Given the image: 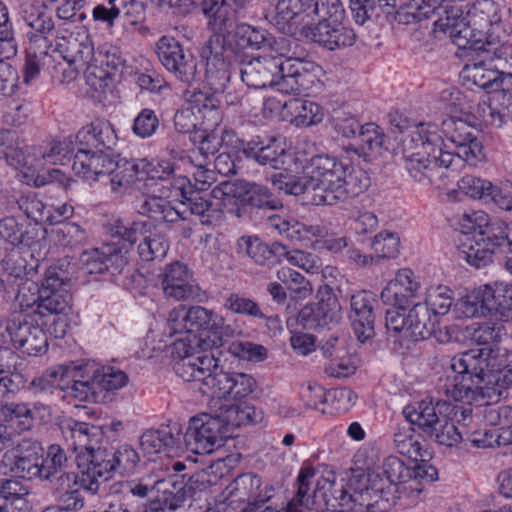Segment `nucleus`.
Masks as SVG:
<instances>
[{
  "label": "nucleus",
  "instance_id": "cd10ccee",
  "mask_svg": "<svg viewBox=\"0 0 512 512\" xmlns=\"http://www.w3.org/2000/svg\"><path fill=\"white\" fill-rule=\"evenodd\" d=\"M301 35L330 51L350 47L357 38L354 30L343 22L305 24Z\"/></svg>",
  "mask_w": 512,
  "mask_h": 512
},
{
  "label": "nucleus",
  "instance_id": "f704fd0d",
  "mask_svg": "<svg viewBox=\"0 0 512 512\" xmlns=\"http://www.w3.org/2000/svg\"><path fill=\"white\" fill-rule=\"evenodd\" d=\"M93 50L92 41L85 34H69L67 39H62L53 47V51L60 53L75 70H89L93 63Z\"/></svg>",
  "mask_w": 512,
  "mask_h": 512
},
{
  "label": "nucleus",
  "instance_id": "052dcab7",
  "mask_svg": "<svg viewBox=\"0 0 512 512\" xmlns=\"http://www.w3.org/2000/svg\"><path fill=\"white\" fill-rule=\"evenodd\" d=\"M8 205L10 211L18 209L36 224L44 222L47 207L36 193H23L18 198L9 201Z\"/></svg>",
  "mask_w": 512,
  "mask_h": 512
},
{
  "label": "nucleus",
  "instance_id": "a211bd4d",
  "mask_svg": "<svg viewBox=\"0 0 512 512\" xmlns=\"http://www.w3.org/2000/svg\"><path fill=\"white\" fill-rule=\"evenodd\" d=\"M111 231L130 246L139 241L137 251L143 261L160 260L166 255L169 248L165 237L157 231H152L150 226L143 221H134L127 226L123 221L117 220L112 225Z\"/></svg>",
  "mask_w": 512,
  "mask_h": 512
},
{
  "label": "nucleus",
  "instance_id": "13d9d810",
  "mask_svg": "<svg viewBox=\"0 0 512 512\" xmlns=\"http://www.w3.org/2000/svg\"><path fill=\"white\" fill-rule=\"evenodd\" d=\"M65 364L45 370L41 375L36 376L28 385V390L34 395H51L55 389L62 390L65 382Z\"/></svg>",
  "mask_w": 512,
  "mask_h": 512
},
{
  "label": "nucleus",
  "instance_id": "4d7b16f0",
  "mask_svg": "<svg viewBox=\"0 0 512 512\" xmlns=\"http://www.w3.org/2000/svg\"><path fill=\"white\" fill-rule=\"evenodd\" d=\"M285 107L293 117L292 122L297 126L308 127L322 121L323 114L318 104L304 99H291Z\"/></svg>",
  "mask_w": 512,
  "mask_h": 512
},
{
  "label": "nucleus",
  "instance_id": "9b49d317",
  "mask_svg": "<svg viewBox=\"0 0 512 512\" xmlns=\"http://www.w3.org/2000/svg\"><path fill=\"white\" fill-rule=\"evenodd\" d=\"M463 231L465 240L462 241L460 254L470 265L481 268L492 262L494 249L504 242L508 243L510 225L502 221L487 223L484 227H474L471 218L464 215Z\"/></svg>",
  "mask_w": 512,
  "mask_h": 512
},
{
  "label": "nucleus",
  "instance_id": "20e7f679",
  "mask_svg": "<svg viewBox=\"0 0 512 512\" xmlns=\"http://www.w3.org/2000/svg\"><path fill=\"white\" fill-rule=\"evenodd\" d=\"M435 27L449 34L460 49L478 48L493 43L498 46L511 32L505 11L493 0H477L465 14L459 8L445 10V17L434 21Z\"/></svg>",
  "mask_w": 512,
  "mask_h": 512
},
{
  "label": "nucleus",
  "instance_id": "c03bdc74",
  "mask_svg": "<svg viewBox=\"0 0 512 512\" xmlns=\"http://www.w3.org/2000/svg\"><path fill=\"white\" fill-rule=\"evenodd\" d=\"M139 213L156 222L176 223L187 219V211L171 205L162 196H147L139 206Z\"/></svg>",
  "mask_w": 512,
  "mask_h": 512
},
{
  "label": "nucleus",
  "instance_id": "a878e982",
  "mask_svg": "<svg viewBox=\"0 0 512 512\" xmlns=\"http://www.w3.org/2000/svg\"><path fill=\"white\" fill-rule=\"evenodd\" d=\"M155 52L161 64L180 81L189 83L195 79L196 61L192 55H185L175 38L162 36L155 45Z\"/></svg>",
  "mask_w": 512,
  "mask_h": 512
},
{
  "label": "nucleus",
  "instance_id": "f03ea898",
  "mask_svg": "<svg viewBox=\"0 0 512 512\" xmlns=\"http://www.w3.org/2000/svg\"><path fill=\"white\" fill-rule=\"evenodd\" d=\"M451 369L455 376L446 384L447 395L468 403L487 399L482 416L487 424L498 426L497 405L493 402L507 398L512 386V351L470 349L452 358Z\"/></svg>",
  "mask_w": 512,
  "mask_h": 512
},
{
  "label": "nucleus",
  "instance_id": "5fc2aeb1",
  "mask_svg": "<svg viewBox=\"0 0 512 512\" xmlns=\"http://www.w3.org/2000/svg\"><path fill=\"white\" fill-rule=\"evenodd\" d=\"M261 486V478L253 473H244L235 478L231 487V493H238L240 499H246L250 501L253 499L254 502L249 507L242 510V512H254L262 507L267 499L258 500V490Z\"/></svg>",
  "mask_w": 512,
  "mask_h": 512
},
{
  "label": "nucleus",
  "instance_id": "69168bd1",
  "mask_svg": "<svg viewBox=\"0 0 512 512\" xmlns=\"http://www.w3.org/2000/svg\"><path fill=\"white\" fill-rule=\"evenodd\" d=\"M97 372L94 374L95 382L99 384V395L103 391H115L127 384L128 376L120 369L111 366H99L94 363Z\"/></svg>",
  "mask_w": 512,
  "mask_h": 512
},
{
  "label": "nucleus",
  "instance_id": "f3484780",
  "mask_svg": "<svg viewBox=\"0 0 512 512\" xmlns=\"http://www.w3.org/2000/svg\"><path fill=\"white\" fill-rule=\"evenodd\" d=\"M256 389V380L249 374L239 372H225L216 367L207 373L203 382L199 386L202 394L213 397L229 398L235 401H241L248 398Z\"/></svg>",
  "mask_w": 512,
  "mask_h": 512
},
{
  "label": "nucleus",
  "instance_id": "58836bf2",
  "mask_svg": "<svg viewBox=\"0 0 512 512\" xmlns=\"http://www.w3.org/2000/svg\"><path fill=\"white\" fill-rule=\"evenodd\" d=\"M482 314H490L503 322L512 320V290L502 284L485 285L478 288Z\"/></svg>",
  "mask_w": 512,
  "mask_h": 512
},
{
  "label": "nucleus",
  "instance_id": "aec40b11",
  "mask_svg": "<svg viewBox=\"0 0 512 512\" xmlns=\"http://www.w3.org/2000/svg\"><path fill=\"white\" fill-rule=\"evenodd\" d=\"M29 313L14 314L6 331L13 347L29 356H40L48 350V338L38 319Z\"/></svg>",
  "mask_w": 512,
  "mask_h": 512
},
{
  "label": "nucleus",
  "instance_id": "c9c22d12",
  "mask_svg": "<svg viewBox=\"0 0 512 512\" xmlns=\"http://www.w3.org/2000/svg\"><path fill=\"white\" fill-rule=\"evenodd\" d=\"M210 193L195 188L184 200L180 202V208L187 211L189 215H195L203 225H215L224 218V212L219 203H215Z\"/></svg>",
  "mask_w": 512,
  "mask_h": 512
},
{
  "label": "nucleus",
  "instance_id": "f257e3e1",
  "mask_svg": "<svg viewBox=\"0 0 512 512\" xmlns=\"http://www.w3.org/2000/svg\"><path fill=\"white\" fill-rule=\"evenodd\" d=\"M446 142L443 150L436 135L423 136L415 133L403 142L405 168L410 177L421 185H434L441 189L444 178L443 169L450 167L453 157L476 166L484 158L483 145L474 134L473 128L460 118L449 117L441 124Z\"/></svg>",
  "mask_w": 512,
  "mask_h": 512
},
{
  "label": "nucleus",
  "instance_id": "7ed1b4c3",
  "mask_svg": "<svg viewBox=\"0 0 512 512\" xmlns=\"http://www.w3.org/2000/svg\"><path fill=\"white\" fill-rule=\"evenodd\" d=\"M270 182L279 193L299 196L312 192L314 205L330 206L349 202L371 185L365 170L328 154L313 156L301 176L283 171L272 174Z\"/></svg>",
  "mask_w": 512,
  "mask_h": 512
},
{
  "label": "nucleus",
  "instance_id": "b1692460",
  "mask_svg": "<svg viewBox=\"0 0 512 512\" xmlns=\"http://www.w3.org/2000/svg\"><path fill=\"white\" fill-rule=\"evenodd\" d=\"M96 372L91 362L65 364V382L62 384L65 396L81 402H98L100 395L99 384L94 379Z\"/></svg>",
  "mask_w": 512,
  "mask_h": 512
},
{
  "label": "nucleus",
  "instance_id": "6e6552de",
  "mask_svg": "<svg viewBox=\"0 0 512 512\" xmlns=\"http://www.w3.org/2000/svg\"><path fill=\"white\" fill-rule=\"evenodd\" d=\"M63 278L58 274L56 268H48L41 285L31 282L27 287L28 291H35L28 298L25 289L22 287L18 291L17 300L21 307H25L29 314L37 317L38 320L51 318L56 315L70 314L71 296L66 290L61 289Z\"/></svg>",
  "mask_w": 512,
  "mask_h": 512
},
{
  "label": "nucleus",
  "instance_id": "a19ab883",
  "mask_svg": "<svg viewBox=\"0 0 512 512\" xmlns=\"http://www.w3.org/2000/svg\"><path fill=\"white\" fill-rule=\"evenodd\" d=\"M69 460L65 450L57 444L48 447L46 456H42L39 477L48 481L49 485L60 483L63 480L80 477L78 473L67 471Z\"/></svg>",
  "mask_w": 512,
  "mask_h": 512
},
{
  "label": "nucleus",
  "instance_id": "680f3d73",
  "mask_svg": "<svg viewBox=\"0 0 512 512\" xmlns=\"http://www.w3.org/2000/svg\"><path fill=\"white\" fill-rule=\"evenodd\" d=\"M14 133L10 131L0 132V159H5L10 165L22 166L26 168L34 167V160L26 156L24 147H15L12 144Z\"/></svg>",
  "mask_w": 512,
  "mask_h": 512
},
{
  "label": "nucleus",
  "instance_id": "09e8293b",
  "mask_svg": "<svg viewBox=\"0 0 512 512\" xmlns=\"http://www.w3.org/2000/svg\"><path fill=\"white\" fill-rule=\"evenodd\" d=\"M224 405L221 416L228 429L248 424H257L263 420V412L247 401Z\"/></svg>",
  "mask_w": 512,
  "mask_h": 512
},
{
  "label": "nucleus",
  "instance_id": "79ce46f5",
  "mask_svg": "<svg viewBox=\"0 0 512 512\" xmlns=\"http://www.w3.org/2000/svg\"><path fill=\"white\" fill-rule=\"evenodd\" d=\"M26 156L34 160V167L42 161L44 164H64V160L70 159L75 147L71 137L62 140H53L46 145L25 146Z\"/></svg>",
  "mask_w": 512,
  "mask_h": 512
},
{
  "label": "nucleus",
  "instance_id": "ea45409f",
  "mask_svg": "<svg viewBox=\"0 0 512 512\" xmlns=\"http://www.w3.org/2000/svg\"><path fill=\"white\" fill-rule=\"evenodd\" d=\"M142 450L149 455L182 448L181 428L178 423L160 429L146 430L140 437Z\"/></svg>",
  "mask_w": 512,
  "mask_h": 512
},
{
  "label": "nucleus",
  "instance_id": "49530a36",
  "mask_svg": "<svg viewBox=\"0 0 512 512\" xmlns=\"http://www.w3.org/2000/svg\"><path fill=\"white\" fill-rule=\"evenodd\" d=\"M387 340L392 343L393 350L403 353L410 349L408 313L406 310L388 308L385 313Z\"/></svg>",
  "mask_w": 512,
  "mask_h": 512
},
{
  "label": "nucleus",
  "instance_id": "0eeeda50",
  "mask_svg": "<svg viewBox=\"0 0 512 512\" xmlns=\"http://www.w3.org/2000/svg\"><path fill=\"white\" fill-rule=\"evenodd\" d=\"M167 326L171 335L182 332L204 335L196 340L204 350L223 346L234 333L221 316L202 306L180 305L170 311Z\"/></svg>",
  "mask_w": 512,
  "mask_h": 512
},
{
  "label": "nucleus",
  "instance_id": "1a4fd4ad",
  "mask_svg": "<svg viewBox=\"0 0 512 512\" xmlns=\"http://www.w3.org/2000/svg\"><path fill=\"white\" fill-rule=\"evenodd\" d=\"M474 49L481 52L482 59L466 65V77L488 92L504 89L505 80L512 79V38L498 46L487 43Z\"/></svg>",
  "mask_w": 512,
  "mask_h": 512
},
{
  "label": "nucleus",
  "instance_id": "603ef678",
  "mask_svg": "<svg viewBox=\"0 0 512 512\" xmlns=\"http://www.w3.org/2000/svg\"><path fill=\"white\" fill-rule=\"evenodd\" d=\"M0 420L14 431H28L34 425L33 409L26 403L5 404L0 408Z\"/></svg>",
  "mask_w": 512,
  "mask_h": 512
},
{
  "label": "nucleus",
  "instance_id": "ddd939ff",
  "mask_svg": "<svg viewBox=\"0 0 512 512\" xmlns=\"http://www.w3.org/2000/svg\"><path fill=\"white\" fill-rule=\"evenodd\" d=\"M217 92L203 91L196 88L187 89L184 98L190 107L177 110L174 115L175 129L180 133H191L196 130V116L202 118L204 131L217 127L222 120L220 101L215 96Z\"/></svg>",
  "mask_w": 512,
  "mask_h": 512
},
{
  "label": "nucleus",
  "instance_id": "de8ad7c7",
  "mask_svg": "<svg viewBox=\"0 0 512 512\" xmlns=\"http://www.w3.org/2000/svg\"><path fill=\"white\" fill-rule=\"evenodd\" d=\"M396 7V0H350V9L359 25L375 23L382 16H389Z\"/></svg>",
  "mask_w": 512,
  "mask_h": 512
},
{
  "label": "nucleus",
  "instance_id": "9d476101",
  "mask_svg": "<svg viewBox=\"0 0 512 512\" xmlns=\"http://www.w3.org/2000/svg\"><path fill=\"white\" fill-rule=\"evenodd\" d=\"M408 481H411L410 467L392 455L386 457L377 468L352 477L354 485H361L370 498L379 501V510H386L394 503L397 486Z\"/></svg>",
  "mask_w": 512,
  "mask_h": 512
},
{
  "label": "nucleus",
  "instance_id": "6ab92c4d",
  "mask_svg": "<svg viewBox=\"0 0 512 512\" xmlns=\"http://www.w3.org/2000/svg\"><path fill=\"white\" fill-rule=\"evenodd\" d=\"M213 196L226 204L230 200L259 209L283 208L280 199L264 185L247 181H223L212 189Z\"/></svg>",
  "mask_w": 512,
  "mask_h": 512
},
{
  "label": "nucleus",
  "instance_id": "37998d69",
  "mask_svg": "<svg viewBox=\"0 0 512 512\" xmlns=\"http://www.w3.org/2000/svg\"><path fill=\"white\" fill-rule=\"evenodd\" d=\"M439 321L425 305L416 303L408 312V330L410 346L419 340L435 336Z\"/></svg>",
  "mask_w": 512,
  "mask_h": 512
},
{
  "label": "nucleus",
  "instance_id": "2f4dec72",
  "mask_svg": "<svg viewBox=\"0 0 512 512\" xmlns=\"http://www.w3.org/2000/svg\"><path fill=\"white\" fill-rule=\"evenodd\" d=\"M350 488L352 493H348L343 486L334 488L330 495L325 494L326 505L328 509L334 512H375L378 509V500H373L363 490L361 485L352 483L350 479Z\"/></svg>",
  "mask_w": 512,
  "mask_h": 512
},
{
  "label": "nucleus",
  "instance_id": "7c9ffc66",
  "mask_svg": "<svg viewBox=\"0 0 512 512\" xmlns=\"http://www.w3.org/2000/svg\"><path fill=\"white\" fill-rule=\"evenodd\" d=\"M237 254L248 257L254 264L271 269L283 259L284 245L280 242L267 244L257 236H242L237 240Z\"/></svg>",
  "mask_w": 512,
  "mask_h": 512
},
{
  "label": "nucleus",
  "instance_id": "774afa93",
  "mask_svg": "<svg viewBox=\"0 0 512 512\" xmlns=\"http://www.w3.org/2000/svg\"><path fill=\"white\" fill-rule=\"evenodd\" d=\"M453 303L452 291L446 286H437L428 290L425 301L421 303L425 305L429 312L437 316L446 315Z\"/></svg>",
  "mask_w": 512,
  "mask_h": 512
},
{
  "label": "nucleus",
  "instance_id": "864d4df0",
  "mask_svg": "<svg viewBox=\"0 0 512 512\" xmlns=\"http://www.w3.org/2000/svg\"><path fill=\"white\" fill-rule=\"evenodd\" d=\"M312 0H279L275 7L276 24L282 25L293 22L296 25H305L310 18V5Z\"/></svg>",
  "mask_w": 512,
  "mask_h": 512
},
{
  "label": "nucleus",
  "instance_id": "412c9836",
  "mask_svg": "<svg viewBox=\"0 0 512 512\" xmlns=\"http://www.w3.org/2000/svg\"><path fill=\"white\" fill-rule=\"evenodd\" d=\"M43 454L44 449L39 441L25 438L11 445V449L3 454L0 465L5 468V473L32 480L39 477Z\"/></svg>",
  "mask_w": 512,
  "mask_h": 512
},
{
  "label": "nucleus",
  "instance_id": "e433bc0d",
  "mask_svg": "<svg viewBox=\"0 0 512 512\" xmlns=\"http://www.w3.org/2000/svg\"><path fill=\"white\" fill-rule=\"evenodd\" d=\"M89 479L82 475L73 479L63 480L60 483L49 486L50 493L56 506L64 512H79L85 506V497L82 489L89 491L87 486Z\"/></svg>",
  "mask_w": 512,
  "mask_h": 512
},
{
  "label": "nucleus",
  "instance_id": "2eb2a0df",
  "mask_svg": "<svg viewBox=\"0 0 512 512\" xmlns=\"http://www.w3.org/2000/svg\"><path fill=\"white\" fill-rule=\"evenodd\" d=\"M62 433L66 440L71 441L73 450L77 452V468L82 475L89 478L94 467V456L97 452H104L101 447L104 432L100 426L69 419L62 426Z\"/></svg>",
  "mask_w": 512,
  "mask_h": 512
},
{
  "label": "nucleus",
  "instance_id": "5701e85b",
  "mask_svg": "<svg viewBox=\"0 0 512 512\" xmlns=\"http://www.w3.org/2000/svg\"><path fill=\"white\" fill-rule=\"evenodd\" d=\"M321 298L316 303L305 305L298 314V322L308 330L329 328L342 318V307L332 287L324 285L319 289Z\"/></svg>",
  "mask_w": 512,
  "mask_h": 512
},
{
  "label": "nucleus",
  "instance_id": "423d86ee",
  "mask_svg": "<svg viewBox=\"0 0 512 512\" xmlns=\"http://www.w3.org/2000/svg\"><path fill=\"white\" fill-rule=\"evenodd\" d=\"M312 63L300 59L278 60L275 57H256L241 61V80L251 88L264 89L276 86L285 94H306L316 76L311 72Z\"/></svg>",
  "mask_w": 512,
  "mask_h": 512
},
{
  "label": "nucleus",
  "instance_id": "393cba45",
  "mask_svg": "<svg viewBox=\"0 0 512 512\" xmlns=\"http://www.w3.org/2000/svg\"><path fill=\"white\" fill-rule=\"evenodd\" d=\"M236 147L241 150L247 158H251L258 164L269 166L275 170L284 169L287 159L289 158L282 138L278 136L265 138L256 136L249 141L237 139Z\"/></svg>",
  "mask_w": 512,
  "mask_h": 512
},
{
  "label": "nucleus",
  "instance_id": "8fccbe9b",
  "mask_svg": "<svg viewBox=\"0 0 512 512\" xmlns=\"http://www.w3.org/2000/svg\"><path fill=\"white\" fill-rule=\"evenodd\" d=\"M385 139L379 126L374 123H366L357 134V146L352 149L365 159L376 157L382 154Z\"/></svg>",
  "mask_w": 512,
  "mask_h": 512
},
{
  "label": "nucleus",
  "instance_id": "39448f33",
  "mask_svg": "<svg viewBox=\"0 0 512 512\" xmlns=\"http://www.w3.org/2000/svg\"><path fill=\"white\" fill-rule=\"evenodd\" d=\"M202 46L200 56L205 61V80L211 90L225 92L230 82V65L239 49L261 50L268 31L249 25L236 24L233 30L223 22Z\"/></svg>",
  "mask_w": 512,
  "mask_h": 512
},
{
  "label": "nucleus",
  "instance_id": "f8f14e48",
  "mask_svg": "<svg viewBox=\"0 0 512 512\" xmlns=\"http://www.w3.org/2000/svg\"><path fill=\"white\" fill-rule=\"evenodd\" d=\"M126 254L127 251L123 252L115 244H105L100 248L84 251L80 260L86 273H108L113 282L129 289L141 275L129 267Z\"/></svg>",
  "mask_w": 512,
  "mask_h": 512
},
{
  "label": "nucleus",
  "instance_id": "dca6fc26",
  "mask_svg": "<svg viewBox=\"0 0 512 512\" xmlns=\"http://www.w3.org/2000/svg\"><path fill=\"white\" fill-rule=\"evenodd\" d=\"M196 340V336L193 340L190 336L176 340L171 346V357L175 360L173 369L179 377L187 382L202 383L212 367L217 366V358L212 352L193 353L192 342L197 344Z\"/></svg>",
  "mask_w": 512,
  "mask_h": 512
},
{
  "label": "nucleus",
  "instance_id": "72a5a7b5",
  "mask_svg": "<svg viewBox=\"0 0 512 512\" xmlns=\"http://www.w3.org/2000/svg\"><path fill=\"white\" fill-rule=\"evenodd\" d=\"M75 140L81 148L110 152L115 151L118 136L110 121L97 119L81 128Z\"/></svg>",
  "mask_w": 512,
  "mask_h": 512
},
{
  "label": "nucleus",
  "instance_id": "bb28decb",
  "mask_svg": "<svg viewBox=\"0 0 512 512\" xmlns=\"http://www.w3.org/2000/svg\"><path fill=\"white\" fill-rule=\"evenodd\" d=\"M72 168L86 180H96L100 175H114L120 169L119 154L116 151L79 148Z\"/></svg>",
  "mask_w": 512,
  "mask_h": 512
},
{
  "label": "nucleus",
  "instance_id": "473e14b6",
  "mask_svg": "<svg viewBox=\"0 0 512 512\" xmlns=\"http://www.w3.org/2000/svg\"><path fill=\"white\" fill-rule=\"evenodd\" d=\"M447 410L451 411L448 401L425 398L407 405L403 409V415L426 436L428 432L433 431L432 428L437 426V421Z\"/></svg>",
  "mask_w": 512,
  "mask_h": 512
},
{
  "label": "nucleus",
  "instance_id": "e2e57ef3",
  "mask_svg": "<svg viewBox=\"0 0 512 512\" xmlns=\"http://www.w3.org/2000/svg\"><path fill=\"white\" fill-rule=\"evenodd\" d=\"M426 437L434 440L440 445L454 447L458 445L463 437L457 426L449 418V411H446L437 421V426L432 428Z\"/></svg>",
  "mask_w": 512,
  "mask_h": 512
},
{
  "label": "nucleus",
  "instance_id": "a18cd8bd",
  "mask_svg": "<svg viewBox=\"0 0 512 512\" xmlns=\"http://www.w3.org/2000/svg\"><path fill=\"white\" fill-rule=\"evenodd\" d=\"M269 225L291 241L311 240V237H325L327 229L324 226L287 220L278 215L268 217Z\"/></svg>",
  "mask_w": 512,
  "mask_h": 512
},
{
  "label": "nucleus",
  "instance_id": "3c124183",
  "mask_svg": "<svg viewBox=\"0 0 512 512\" xmlns=\"http://www.w3.org/2000/svg\"><path fill=\"white\" fill-rule=\"evenodd\" d=\"M37 230L34 227L24 226L14 217H5L0 220V243L5 242L12 246H31L36 242Z\"/></svg>",
  "mask_w": 512,
  "mask_h": 512
},
{
  "label": "nucleus",
  "instance_id": "4c0bfd02",
  "mask_svg": "<svg viewBox=\"0 0 512 512\" xmlns=\"http://www.w3.org/2000/svg\"><path fill=\"white\" fill-rule=\"evenodd\" d=\"M161 276L162 289L167 297L184 300L197 295L198 287L184 264L175 262L168 265Z\"/></svg>",
  "mask_w": 512,
  "mask_h": 512
},
{
  "label": "nucleus",
  "instance_id": "c756f323",
  "mask_svg": "<svg viewBox=\"0 0 512 512\" xmlns=\"http://www.w3.org/2000/svg\"><path fill=\"white\" fill-rule=\"evenodd\" d=\"M378 306L376 295L362 290L350 297L349 319L358 340L365 342L375 334V308Z\"/></svg>",
  "mask_w": 512,
  "mask_h": 512
},
{
  "label": "nucleus",
  "instance_id": "c85d7f7f",
  "mask_svg": "<svg viewBox=\"0 0 512 512\" xmlns=\"http://www.w3.org/2000/svg\"><path fill=\"white\" fill-rule=\"evenodd\" d=\"M20 16L30 30L26 32L29 45L38 48H52L48 35L55 30V23L44 5L38 2H23L20 6Z\"/></svg>",
  "mask_w": 512,
  "mask_h": 512
},
{
  "label": "nucleus",
  "instance_id": "6e6d98bb",
  "mask_svg": "<svg viewBox=\"0 0 512 512\" xmlns=\"http://www.w3.org/2000/svg\"><path fill=\"white\" fill-rule=\"evenodd\" d=\"M149 167V160L146 158L120 159V169L111 178L113 189H116L115 185L128 186L136 181L145 180Z\"/></svg>",
  "mask_w": 512,
  "mask_h": 512
},
{
  "label": "nucleus",
  "instance_id": "4468645a",
  "mask_svg": "<svg viewBox=\"0 0 512 512\" xmlns=\"http://www.w3.org/2000/svg\"><path fill=\"white\" fill-rule=\"evenodd\" d=\"M229 433L221 414L203 413L192 417L185 433H181L182 447L195 455L210 454L224 445Z\"/></svg>",
  "mask_w": 512,
  "mask_h": 512
},
{
  "label": "nucleus",
  "instance_id": "0e129e2a",
  "mask_svg": "<svg viewBox=\"0 0 512 512\" xmlns=\"http://www.w3.org/2000/svg\"><path fill=\"white\" fill-rule=\"evenodd\" d=\"M224 307L235 314H241L259 319H268L271 322H278L277 317H267L254 300L238 293H231L225 299Z\"/></svg>",
  "mask_w": 512,
  "mask_h": 512
},
{
  "label": "nucleus",
  "instance_id": "bf43d9fd",
  "mask_svg": "<svg viewBox=\"0 0 512 512\" xmlns=\"http://www.w3.org/2000/svg\"><path fill=\"white\" fill-rule=\"evenodd\" d=\"M123 62L124 60L117 47L104 44L98 48L97 52L93 50V63L89 69H99L98 77L100 80H104L109 77V70H117Z\"/></svg>",
  "mask_w": 512,
  "mask_h": 512
},
{
  "label": "nucleus",
  "instance_id": "4be33fe9",
  "mask_svg": "<svg viewBox=\"0 0 512 512\" xmlns=\"http://www.w3.org/2000/svg\"><path fill=\"white\" fill-rule=\"evenodd\" d=\"M139 460L137 451L128 444L119 446L113 452L106 448L104 452H97L94 456V467L87 488L91 493H97L99 489L98 478L107 480L113 472L131 473Z\"/></svg>",
  "mask_w": 512,
  "mask_h": 512
},
{
  "label": "nucleus",
  "instance_id": "338daca9",
  "mask_svg": "<svg viewBox=\"0 0 512 512\" xmlns=\"http://www.w3.org/2000/svg\"><path fill=\"white\" fill-rule=\"evenodd\" d=\"M310 18L317 16L318 22H343L345 10L340 0H313L310 5Z\"/></svg>",
  "mask_w": 512,
  "mask_h": 512
}]
</instances>
